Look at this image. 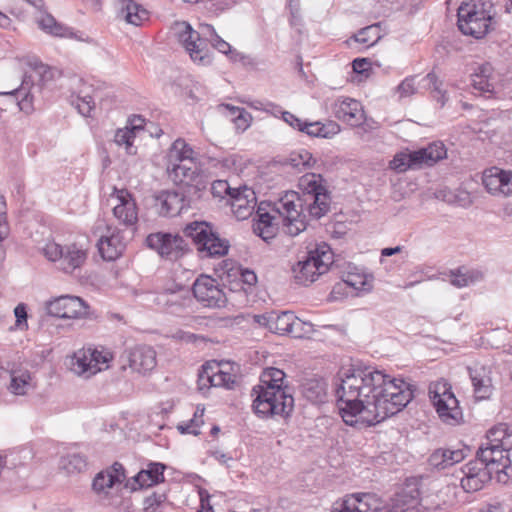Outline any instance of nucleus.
I'll use <instances>...</instances> for the list:
<instances>
[{
	"label": "nucleus",
	"instance_id": "7c9ffc66",
	"mask_svg": "<svg viewBox=\"0 0 512 512\" xmlns=\"http://www.w3.org/2000/svg\"><path fill=\"white\" fill-rule=\"evenodd\" d=\"M447 151L442 142H433L425 148L413 151L416 168L432 166L446 157Z\"/></svg>",
	"mask_w": 512,
	"mask_h": 512
},
{
	"label": "nucleus",
	"instance_id": "9b49d317",
	"mask_svg": "<svg viewBox=\"0 0 512 512\" xmlns=\"http://www.w3.org/2000/svg\"><path fill=\"white\" fill-rule=\"evenodd\" d=\"M121 360L125 363L121 370L124 371L128 367L131 372L145 376L157 366V353L149 345H136L126 349L121 355Z\"/></svg>",
	"mask_w": 512,
	"mask_h": 512
},
{
	"label": "nucleus",
	"instance_id": "2eb2a0df",
	"mask_svg": "<svg viewBox=\"0 0 512 512\" xmlns=\"http://www.w3.org/2000/svg\"><path fill=\"white\" fill-rule=\"evenodd\" d=\"M88 305L77 296L62 295L46 304L47 313L58 318H82L88 314Z\"/></svg>",
	"mask_w": 512,
	"mask_h": 512
},
{
	"label": "nucleus",
	"instance_id": "72a5a7b5",
	"mask_svg": "<svg viewBox=\"0 0 512 512\" xmlns=\"http://www.w3.org/2000/svg\"><path fill=\"white\" fill-rule=\"evenodd\" d=\"M465 458V453L461 449H437L429 457V463L437 469H445Z\"/></svg>",
	"mask_w": 512,
	"mask_h": 512
},
{
	"label": "nucleus",
	"instance_id": "37998d69",
	"mask_svg": "<svg viewBox=\"0 0 512 512\" xmlns=\"http://www.w3.org/2000/svg\"><path fill=\"white\" fill-rule=\"evenodd\" d=\"M343 281L357 291H369L372 288L373 277L353 268L343 276Z\"/></svg>",
	"mask_w": 512,
	"mask_h": 512
},
{
	"label": "nucleus",
	"instance_id": "1a4fd4ad",
	"mask_svg": "<svg viewBox=\"0 0 512 512\" xmlns=\"http://www.w3.org/2000/svg\"><path fill=\"white\" fill-rule=\"evenodd\" d=\"M429 397L442 422L455 426L463 421V412L459 406V401L447 381L440 380L431 383Z\"/></svg>",
	"mask_w": 512,
	"mask_h": 512
},
{
	"label": "nucleus",
	"instance_id": "6ab92c4d",
	"mask_svg": "<svg viewBox=\"0 0 512 512\" xmlns=\"http://www.w3.org/2000/svg\"><path fill=\"white\" fill-rule=\"evenodd\" d=\"M39 77L40 75L36 71L25 74L20 87L13 91L2 93V95L13 98L21 111L30 113L34 109L35 96L41 91L40 85L35 84V80L39 79Z\"/></svg>",
	"mask_w": 512,
	"mask_h": 512
},
{
	"label": "nucleus",
	"instance_id": "412c9836",
	"mask_svg": "<svg viewBox=\"0 0 512 512\" xmlns=\"http://www.w3.org/2000/svg\"><path fill=\"white\" fill-rule=\"evenodd\" d=\"M461 486L466 492H476L491 480L492 470H489L479 459L470 461L462 468Z\"/></svg>",
	"mask_w": 512,
	"mask_h": 512
},
{
	"label": "nucleus",
	"instance_id": "7ed1b4c3",
	"mask_svg": "<svg viewBox=\"0 0 512 512\" xmlns=\"http://www.w3.org/2000/svg\"><path fill=\"white\" fill-rule=\"evenodd\" d=\"M285 373L274 367L267 368L260 377V384L253 388L254 412L262 417H287L293 411L294 398L284 384Z\"/></svg>",
	"mask_w": 512,
	"mask_h": 512
},
{
	"label": "nucleus",
	"instance_id": "58836bf2",
	"mask_svg": "<svg viewBox=\"0 0 512 512\" xmlns=\"http://www.w3.org/2000/svg\"><path fill=\"white\" fill-rule=\"evenodd\" d=\"M449 277V281L453 286L463 288L482 280L483 274L478 270L458 268L450 271Z\"/></svg>",
	"mask_w": 512,
	"mask_h": 512
},
{
	"label": "nucleus",
	"instance_id": "a18cd8bd",
	"mask_svg": "<svg viewBox=\"0 0 512 512\" xmlns=\"http://www.w3.org/2000/svg\"><path fill=\"white\" fill-rule=\"evenodd\" d=\"M511 437L512 435L508 433L507 425L501 423L488 431L487 442L484 445L512 447Z\"/></svg>",
	"mask_w": 512,
	"mask_h": 512
},
{
	"label": "nucleus",
	"instance_id": "8fccbe9b",
	"mask_svg": "<svg viewBox=\"0 0 512 512\" xmlns=\"http://www.w3.org/2000/svg\"><path fill=\"white\" fill-rule=\"evenodd\" d=\"M135 135L128 126L120 128L115 132L114 142L117 146H124L125 151L129 155H135L137 148L134 146Z\"/></svg>",
	"mask_w": 512,
	"mask_h": 512
},
{
	"label": "nucleus",
	"instance_id": "0e129e2a",
	"mask_svg": "<svg viewBox=\"0 0 512 512\" xmlns=\"http://www.w3.org/2000/svg\"><path fill=\"white\" fill-rule=\"evenodd\" d=\"M237 117L233 118L237 129L245 131L250 126L251 115L246 110H236Z\"/></svg>",
	"mask_w": 512,
	"mask_h": 512
},
{
	"label": "nucleus",
	"instance_id": "603ef678",
	"mask_svg": "<svg viewBox=\"0 0 512 512\" xmlns=\"http://www.w3.org/2000/svg\"><path fill=\"white\" fill-rule=\"evenodd\" d=\"M355 41L362 43L373 45L378 42L381 38L380 35V26L379 24H373L367 27L362 28L356 35Z\"/></svg>",
	"mask_w": 512,
	"mask_h": 512
},
{
	"label": "nucleus",
	"instance_id": "774afa93",
	"mask_svg": "<svg viewBox=\"0 0 512 512\" xmlns=\"http://www.w3.org/2000/svg\"><path fill=\"white\" fill-rule=\"evenodd\" d=\"M369 65L370 63L366 58H357L352 62L353 70L358 74L364 73L369 68Z\"/></svg>",
	"mask_w": 512,
	"mask_h": 512
},
{
	"label": "nucleus",
	"instance_id": "c756f323",
	"mask_svg": "<svg viewBox=\"0 0 512 512\" xmlns=\"http://www.w3.org/2000/svg\"><path fill=\"white\" fill-rule=\"evenodd\" d=\"M39 28L47 34L60 38H73L78 41H85L82 35H78L72 28L59 23L51 14H43L37 20Z\"/></svg>",
	"mask_w": 512,
	"mask_h": 512
},
{
	"label": "nucleus",
	"instance_id": "0eeeda50",
	"mask_svg": "<svg viewBox=\"0 0 512 512\" xmlns=\"http://www.w3.org/2000/svg\"><path fill=\"white\" fill-rule=\"evenodd\" d=\"M334 261V254L326 243L316 245L303 260L298 261L292 268L297 283L308 285L319 276L328 272Z\"/></svg>",
	"mask_w": 512,
	"mask_h": 512
},
{
	"label": "nucleus",
	"instance_id": "052dcab7",
	"mask_svg": "<svg viewBox=\"0 0 512 512\" xmlns=\"http://www.w3.org/2000/svg\"><path fill=\"white\" fill-rule=\"evenodd\" d=\"M233 189L234 188H231L227 181L217 180L212 183L210 192L215 198L224 199L227 195V200H230Z\"/></svg>",
	"mask_w": 512,
	"mask_h": 512
},
{
	"label": "nucleus",
	"instance_id": "09e8293b",
	"mask_svg": "<svg viewBox=\"0 0 512 512\" xmlns=\"http://www.w3.org/2000/svg\"><path fill=\"white\" fill-rule=\"evenodd\" d=\"M389 167L397 173H403L409 169H416L413 151H401L396 153L389 162Z\"/></svg>",
	"mask_w": 512,
	"mask_h": 512
},
{
	"label": "nucleus",
	"instance_id": "6e6d98bb",
	"mask_svg": "<svg viewBox=\"0 0 512 512\" xmlns=\"http://www.w3.org/2000/svg\"><path fill=\"white\" fill-rule=\"evenodd\" d=\"M289 163L295 168H310L314 165L315 159L309 151L302 149L290 155Z\"/></svg>",
	"mask_w": 512,
	"mask_h": 512
},
{
	"label": "nucleus",
	"instance_id": "473e14b6",
	"mask_svg": "<svg viewBox=\"0 0 512 512\" xmlns=\"http://www.w3.org/2000/svg\"><path fill=\"white\" fill-rule=\"evenodd\" d=\"M193 161L167 164L169 178L176 184L189 185L198 176V169Z\"/></svg>",
	"mask_w": 512,
	"mask_h": 512
},
{
	"label": "nucleus",
	"instance_id": "79ce46f5",
	"mask_svg": "<svg viewBox=\"0 0 512 512\" xmlns=\"http://www.w3.org/2000/svg\"><path fill=\"white\" fill-rule=\"evenodd\" d=\"M258 220L253 225V231L263 240L268 241L276 234V226L273 225L272 220L276 218L275 215L269 213H261L260 209L257 211Z\"/></svg>",
	"mask_w": 512,
	"mask_h": 512
},
{
	"label": "nucleus",
	"instance_id": "cd10ccee",
	"mask_svg": "<svg viewBox=\"0 0 512 512\" xmlns=\"http://www.w3.org/2000/svg\"><path fill=\"white\" fill-rule=\"evenodd\" d=\"M420 492L415 486H407L392 499L386 512H420Z\"/></svg>",
	"mask_w": 512,
	"mask_h": 512
},
{
	"label": "nucleus",
	"instance_id": "c85d7f7f",
	"mask_svg": "<svg viewBox=\"0 0 512 512\" xmlns=\"http://www.w3.org/2000/svg\"><path fill=\"white\" fill-rule=\"evenodd\" d=\"M470 379L474 388L475 398L478 400L488 399L493 391L490 370L485 366L469 368Z\"/></svg>",
	"mask_w": 512,
	"mask_h": 512
},
{
	"label": "nucleus",
	"instance_id": "338daca9",
	"mask_svg": "<svg viewBox=\"0 0 512 512\" xmlns=\"http://www.w3.org/2000/svg\"><path fill=\"white\" fill-rule=\"evenodd\" d=\"M282 119L289 126H291L294 129H297L298 131H300V128H302V126L305 124V121H302L296 115H294V114H292L291 112H288V111H285V112L282 113Z\"/></svg>",
	"mask_w": 512,
	"mask_h": 512
},
{
	"label": "nucleus",
	"instance_id": "c03bdc74",
	"mask_svg": "<svg viewBox=\"0 0 512 512\" xmlns=\"http://www.w3.org/2000/svg\"><path fill=\"white\" fill-rule=\"evenodd\" d=\"M88 347L90 348L91 359L95 368L99 369V372L109 369L114 359V353L105 346Z\"/></svg>",
	"mask_w": 512,
	"mask_h": 512
},
{
	"label": "nucleus",
	"instance_id": "e433bc0d",
	"mask_svg": "<svg viewBox=\"0 0 512 512\" xmlns=\"http://www.w3.org/2000/svg\"><path fill=\"white\" fill-rule=\"evenodd\" d=\"M10 377L9 389L15 395H24L33 388L31 374L25 368H12Z\"/></svg>",
	"mask_w": 512,
	"mask_h": 512
},
{
	"label": "nucleus",
	"instance_id": "ddd939ff",
	"mask_svg": "<svg viewBox=\"0 0 512 512\" xmlns=\"http://www.w3.org/2000/svg\"><path fill=\"white\" fill-rule=\"evenodd\" d=\"M229 363H206L198 375L199 389L206 387L232 388L236 381L235 373L231 372Z\"/></svg>",
	"mask_w": 512,
	"mask_h": 512
},
{
	"label": "nucleus",
	"instance_id": "393cba45",
	"mask_svg": "<svg viewBox=\"0 0 512 512\" xmlns=\"http://www.w3.org/2000/svg\"><path fill=\"white\" fill-rule=\"evenodd\" d=\"M97 246L104 260L114 261L124 252L126 241L119 229L108 227L106 234L98 240Z\"/></svg>",
	"mask_w": 512,
	"mask_h": 512
},
{
	"label": "nucleus",
	"instance_id": "c9c22d12",
	"mask_svg": "<svg viewBox=\"0 0 512 512\" xmlns=\"http://www.w3.org/2000/svg\"><path fill=\"white\" fill-rule=\"evenodd\" d=\"M120 15L127 23L134 26L142 25L149 18L148 11L132 0L122 1Z\"/></svg>",
	"mask_w": 512,
	"mask_h": 512
},
{
	"label": "nucleus",
	"instance_id": "20e7f679",
	"mask_svg": "<svg viewBox=\"0 0 512 512\" xmlns=\"http://www.w3.org/2000/svg\"><path fill=\"white\" fill-rule=\"evenodd\" d=\"M172 31L195 63L207 65L211 62L207 42L218 35L212 25L200 24L196 31L188 22L182 21L176 22Z\"/></svg>",
	"mask_w": 512,
	"mask_h": 512
},
{
	"label": "nucleus",
	"instance_id": "39448f33",
	"mask_svg": "<svg viewBox=\"0 0 512 512\" xmlns=\"http://www.w3.org/2000/svg\"><path fill=\"white\" fill-rule=\"evenodd\" d=\"M88 250L89 245L85 238L64 246L49 240L40 247L42 255L48 261L55 263L57 269L66 274H72L84 265L88 257Z\"/></svg>",
	"mask_w": 512,
	"mask_h": 512
},
{
	"label": "nucleus",
	"instance_id": "de8ad7c7",
	"mask_svg": "<svg viewBox=\"0 0 512 512\" xmlns=\"http://www.w3.org/2000/svg\"><path fill=\"white\" fill-rule=\"evenodd\" d=\"M59 466L67 473H80L87 468V459L78 453L67 454L61 457Z\"/></svg>",
	"mask_w": 512,
	"mask_h": 512
},
{
	"label": "nucleus",
	"instance_id": "2f4dec72",
	"mask_svg": "<svg viewBox=\"0 0 512 512\" xmlns=\"http://www.w3.org/2000/svg\"><path fill=\"white\" fill-rule=\"evenodd\" d=\"M91 356L89 347H83L75 351L71 357V370L78 376L85 378H90L99 373V369H96L93 365Z\"/></svg>",
	"mask_w": 512,
	"mask_h": 512
},
{
	"label": "nucleus",
	"instance_id": "a878e982",
	"mask_svg": "<svg viewBox=\"0 0 512 512\" xmlns=\"http://www.w3.org/2000/svg\"><path fill=\"white\" fill-rule=\"evenodd\" d=\"M165 466L158 462H152L135 476L127 479L125 487L131 491L148 488L164 480Z\"/></svg>",
	"mask_w": 512,
	"mask_h": 512
},
{
	"label": "nucleus",
	"instance_id": "f03ea898",
	"mask_svg": "<svg viewBox=\"0 0 512 512\" xmlns=\"http://www.w3.org/2000/svg\"><path fill=\"white\" fill-rule=\"evenodd\" d=\"M320 174L307 173L299 179L302 193L287 191L274 202L272 211L281 219L284 231L297 236L306 229V215L320 219L330 210V195Z\"/></svg>",
	"mask_w": 512,
	"mask_h": 512
},
{
	"label": "nucleus",
	"instance_id": "49530a36",
	"mask_svg": "<svg viewBox=\"0 0 512 512\" xmlns=\"http://www.w3.org/2000/svg\"><path fill=\"white\" fill-rule=\"evenodd\" d=\"M294 313L290 311H283L277 313L275 311L270 312V331L281 335L288 334L291 326L292 318Z\"/></svg>",
	"mask_w": 512,
	"mask_h": 512
},
{
	"label": "nucleus",
	"instance_id": "f3484780",
	"mask_svg": "<svg viewBox=\"0 0 512 512\" xmlns=\"http://www.w3.org/2000/svg\"><path fill=\"white\" fill-rule=\"evenodd\" d=\"M111 200L116 203L113 207V215L118 222L132 228L138 221V207L133 195L127 189H113Z\"/></svg>",
	"mask_w": 512,
	"mask_h": 512
},
{
	"label": "nucleus",
	"instance_id": "864d4df0",
	"mask_svg": "<svg viewBox=\"0 0 512 512\" xmlns=\"http://www.w3.org/2000/svg\"><path fill=\"white\" fill-rule=\"evenodd\" d=\"M313 331L314 329L312 323L305 322L297 316L293 315L288 335L294 338H305L309 337Z\"/></svg>",
	"mask_w": 512,
	"mask_h": 512
},
{
	"label": "nucleus",
	"instance_id": "f704fd0d",
	"mask_svg": "<svg viewBox=\"0 0 512 512\" xmlns=\"http://www.w3.org/2000/svg\"><path fill=\"white\" fill-rule=\"evenodd\" d=\"M472 86L480 92H492L494 90V70L490 63H483L472 74Z\"/></svg>",
	"mask_w": 512,
	"mask_h": 512
},
{
	"label": "nucleus",
	"instance_id": "4468645a",
	"mask_svg": "<svg viewBox=\"0 0 512 512\" xmlns=\"http://www.w3.org/2000/svg\"><path fill=\"white\" fill-rule=\"evenodd\" d=\"M149 248L155 250L161 257L174 260L183 255L187 244L178 234L157 232L146 238Z\"/></svg>",
	"mask_w": 512,
	"mask_h": 512
},
{
	"label": "nucleus",
	"instance_id": "5fc2aeb1",
	"mask_svg": "<svg viewBox=\"0 0 512 512\" xmlns=\"http://www.w3.org/2000/svg\"><path fill=\"white\" fill-rule=\"evenodd\" d=\"M69 101L77 111L84 117L91 116V112L95 108L94 98H84L82 96L70 94Z\"/></svg>",
	"mask_w": 512,
	"mask_h": 512
},
{
	"label": "nucleus",
	"instance_id": "f257e3e1",
	"mask_svg": "<svg viewBox=\"0 0 512 512\" xmlns=\"http://www.w3.org/2000/svg\"><path fill=\"white\" fill-rule=\"evenodd\" d=\"M336 394L343 421L358 428L395 415L413 398L411 384L370 366L345 372Z\"/></svg>",
	"mask_w": 512,
	"mask_h": 512
},
{
	"label": "nucleus",
	"instance_id": "a19ab883",
	"mask_svg": "<svg viewBox=\"0 0 512 512\" xmlns=\"http://www.w3.org/2000/svg\"><path fill=\"white\" fill-rule=\"evenodd\" d=\"M194 154L193 149L183 139H177L168 152L167 164L194 160Z\"/></svg>",
	"mask_w": 512,
	"mask_h": 512
},
{
	"label": "nucleus",
	"instance_id": "dca6fc26",
	"mask_svg": "<svg viewBox=\"0 0 512 512\" xmlns=\"http://www.w3.org/2000/svg\"><path fill=\"white\" fill-rule=\"evenodd\" d=\"M383 501L373 493H354L337 501L332 512H381Z\"/></svg>",
	"mask_w": 512,
	"mask_h": 512
},
{
	"label": "nucleus",
	"instance_id": "13d9d810",
	"mask_svg": "<svg viewBox=\"0 0 512 512\" xmlns=\"http://www.w3.org/2000/svg\"><path fill=\"white\" fill-rule=\"evenodd\" d=\"M416 76L406 77L395 89L399 98L410 97L417 93Z\"/></svg>",
	"mask_w": 512,
	"mask_h": 512
},
{
	"label": "nucleus",
	"instance_id": "ea45409f",
	"mask_svg": "<svg viewBox=\"0 0 512 512\" xmlns=\"http://www.w3.org/2000/svg\"><path fill=\"white\" fill-rule=\"evenodd\" d=\"M300 131L313 137L331 138L339 132V126L335 122H305Z\"/></svg>",
	"mask_w": 512,
	"mask_h": 512
},
{
	"label": "nucleus",
	"instance_id": "680f3d73",
	"mask_svg": "<svg viewBox=\"0 0 512 512\" xmlns=\"http://www.w3.org/2000/svg\"><path fill=\"white\" fill-rule=\"evenodd\" d=\"M94 87L93 85L83 81L82 79H76L71 88V94L86 97V98H94Z\"/></svg>",
	"mask_w": 512,
	"mask_h": 512
},
{
	"label": "nucleus",
	"instance_id": "6e6552de",
	"mask_svg": "<svg viewBox=\"0 0 512 512\" xmlns=\"http://www.w3.org/2000/svg\"><path fill=\"white\" fill-rule=\"evenodd\" d=\"M184 232L194 241L202 258L221 257L228 253V241L221 239L207 222L189 223Z\"/></svg>",
	"mask_w": 512,
	"mask_h": 512
},
{
	"label": "nucleus",
	"instance_id": "bf43d9fd",
	"mask_svg": "<svg viewBox=\"0 0 512 512\" xmlns=\"http://www.w3.org/2000/svg\"><path fill=\"white\" fill-rule=\"evenodd\" d=\"M14 316L16 318L15 324H14V330H20L25 331L28 329V322H27V305L24 303H19L14 308Z\"/></svg>",
	"mask_w": 512,
	"mask_h": 512
},
{
	"label": "nucleus",
	"instance_id": "4be33fe9",
	"mask_svg": "<svg viewBox=\"0 0 512 512\" xmlns=\"http://www.w3.org/2000/svg\"><path fill=\"white\" fill-rule=\"evenodd\" d=\"M482 183L492 195H512V172L491 167L483 172Z\"/></svg>",
	"mask_w": 512,
	"mask_h": 512
},
{
	"label": "nucleus",
	"instance_id": "423d86ee",
	"mask_svg": "<svg viewBox=\"0 0 512 512\" xmlns=\"http://www.w3.org/2000/svg\"><path fill=\"white\" fill-rule=\"evenodd\" d=\"M494 17L491 0H472L463 3L458 9V28L477 39L484 37Z\"/></svg>",
	"mask_w": 512,
	"mask_h": 512
},
{
	"label": "nucleus",
	"instance_id": "bb28decb",
	"mask_svg": "<svg viewBox=\"0 0 512 512\" xmlns=\"http://www.w3.org/2000/svg\"><path fill=\"white\" fill-rule=\"evenodd\" d=\"M157 201L160 205L159 213L162 216L174 217L190 207V202L184 194L175 190L162 191L158 195Z\"/></svg>",
	"mask_w": 512,
	"mask_h": 512
},
{
	"label": "nucleus",
	"instance_id": "69168bd1",
	"mask_svg": "<svg viewBox=\"0 0 512 512\" xmlns=\"http://www.w3.org/2000/svg\"><path fill=\"white\" fill-rule=\"evenodd\" d=\"M199 428L200 423L197 419H191L189 422L181 423L177 426V429L181 434L198 435L200 433Z\"/></svg>",
	"mask_w": 512,
	"mask_h": 512
},
{
	"label": "nucleus",
	"instance_id": "a211bd4d",
	"mask_svg": "<svg viewBox=\"0 0 512 512\" xmlns=\"http://www.w3.org/2000/svg\"><path fill=\"white\" fill-rule=\"evenodd\" d=\"M126 480L123 465L119 462L98 472L92 482V490L101 499H108L110 490L119 487Z\"/></svg>",
	"mask_w": 512,
	"mask_h": 512
},
{
	"label": "nucleus",
	"instance_id": "e2e57ef3",
	"mask_svg": "<svg viewBox=\"0 0 512 512\" xmlns=\"http://www.w3.org/2000/svg\"><path fill=\"white\" fill-rule=\"evenodd\" d=\"M9 229L6 221V201L3 195L0 194V238H6Z\"/></svg>",
	"mask_w": 512,
	"mask_h": 512
},
{
	"label": "nucleus",
	"instance_id": "f8f14e48",
	"mask_svg": "<svg viewBox=\"0 0 512 512\" xmlns=\"http://www.w3.org/2000/svg\"><path fill=\"white\" fill-rule=\"evenodd\" d=\"M511 447L482 444L477 451V459L497 475L499 482H506L509 477L511 460L509 450Z\"/></svg>",
	"mask_w": 512,
	"mask_h": 512
},
{
	"label": "nucleus",
	"instance_id": "3c124183",
	"mask_svg": "<svg viewBox=\"0 0 512 512\" xmlns=\"http://www.w3.org/2000/svg\"><path fill=\"white\" fill-rule=\"evenodd\" d=\"M167 501V495L164 492H152L144 498L143 512H162Z\"/></svg>",
	"mask_w": 512,
	"mask_h": 512
},
{
	"label": "nucleus",
	"instance_id": "aec40b11",
	"mask_svg": "<svg viewBox=\"0 0 512 512\" xmlns=\"http://www.w3.org/2000/svg\"><path fill=\"white\" fill-rule=\"evenodd\" d=\"M154 303L169 313L179 314L192 305L190 291L184 287L168 289L158 293L154 298Z\"/></svg>",
	"mask_w": 512,
	"mask_h": 512
},
{
	"label": "nucleus",
	"instance_id": "5701e85b",
	"mask_svg": "<svg viewBox=\"0 0 512 512\" xmlns=\"http://www.w3.org/2000/svg\"><path fill=\"white\" fill-rule=\"evenodd\" d=\"M334 116L350 126H359L365 120L361 103L351 98H339L332 105Z\"/></svg>",
	"mask_w": 512,
	"mask_h": 512
},
{
	"label": "nucleus",
	"instance_id": "4d7b16f0",
	"mask_svg": "<svg viewBox=\"0 0 512 512\" xmlns=\"http://www.w3.org/2000/svg\"><path fill=\"white\" fill-rule=\"evenodd\" d=\"M210 44L219 52L227 55L229 54L230 59L233 61H240L244 58L241 53L233 50L231 45L223 40L219 35H217L215 38H212Z\"/></svg>",
	"mask_w": 512,
	"mask_h": 512
},
{
	"label": "nucleus",
	"instance_id": "4c0bfd02",
	"mask_svg": "<svg viewBox=\"0 0 512 512\" xmlns=\"http://www.w3.org/2000/svg\"><path fill=\"white\" fill-rule=\"evenodd\" d=\"M327 385L322 379H308L302 385L303 396L313 404H319L326 399Z\"/></svg>",
	"mask_w": 512,
	"mask_h": 512
},
{
	"label": "nucleus",
	"instance_id": "b1692460",
	"mask_svg": "<svg viewBox=\"0 0 512 512\" xmlns=\"http://www.w3.org/2000/svg\"><path fill=\"white\" fill-rule=\"evenodd\" d=\"M255 192L246 186L235 188L231 192V199L227 203L238 220H245L253 214L256 206Z\"/></svg>",
	"mask_w": 512,
	"mask_h": 512
},
{
	"label": "nucleus",
	"instance_id": "9d476101",
	"mask_svg": "<svg viewBox=\"0 0 512 512\" xmlns=\"http://www.w3.org/2000/svg\"><path fill=\"white\" fill-rule=\"evenodd\" d=\"M194 298L204 307L223 308L227 296L219 281L209 275L201 274L192 285Z\"/></svg>",
	"mask_w": 512,
	"mask_h": 512
}]
</instances>
